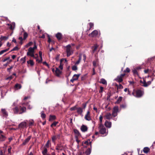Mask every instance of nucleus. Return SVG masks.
I'll return each mask as SVG.
<instances>
[{
	"label": "nucleus",
	"mask_w": 155,
	"mask_h": 155,
	"mask_svg": "<svg viewBox=\"0 0 155 155\" xmlns=\"http://www.w3.org/2000/svg\"><path fill=\"white\" fill-rule=\"evenodd\" d=\"M19 49V48L17 46H15L14 48H13L11 50V51H17Z\"/></svg>",
	"instance_id": "nucleus-51"
},
{
	"label": "nucleus",
	"mask_w": 155,
	"mask_h": 155,
	"mask_svg": "<svg viewBox=\"0 0 155 155\" xmlns=\"http://www.w3.org/2000/svg\"><path fill=\"white\" fill-rule=\"evenodd\" d=\"M34 121L33 120H32L31 121H29L28 125L29 127H31L34 125Z\"/></svg>",
	"instance_id": "nucleus-46"
},
{
	"label": "nucleus",
	"mask_w": 155,
	"mask_h": 155,
	"mask_svg": "<svg viewBox=\"0 0 155 155\" xmlns=\"http://www.w3.org/2000/svg\"><path fill=\"white\" fill-rule=\"evenodd\" d=\"M28 64H30L31 66H33L34 65V62L33 60H30L27 61Z\"/></svg>",
	"instance_id": "nucleus-35"
},
{
	"label": "nucleus",
	"mask_w": 155,
	"mask_h": 155,
	"mask_svg": "<svg viewBox=\"0 0 155 155\" xmlns=\"http://www.w3.org/2000/svg\"><path fill=\"white\" fill-rule=\"evenodd\" d=\"M34 50L31 47H30L28 49V51L27 53V55L30 56L32 57H35L34 54Z\"/></svg>",
	"instance_id": "nucleus-9"
},
{
	"label": "nucleus",
	"mask_w": 155,
	"mask_h": 155,
	"mask_svg": "<svg viewBox=\"0 0 155 155\" xmlns=\"http://www.w3.org/2000/svg\"><path fill=\"white\" fill-rule=\"evenodd\" d=\"M104 125L106 127L110 128L111 126V122L106 120L105 122Z\"/></svg>",
	"instance_id": "nucleus-21"
},
{
	"label": "nucleus",
	"mask_w": 155,
	"mask_h": 155,
	"mask_svg": "<svg viewBox=\"0 0 155 155\" xmlns=\"http://www.w3.org/2000/svg\"><path fill=\"white\" fill-rule=\"evenodd\" d=\"M120 108L121 109H125L127 105L125 103L121 104L120 105Z\"/></svg>",
	"instance_id": "nucleus-44"
},
{
	"label": "nucleus",
	"mask_w": 155,
	"mask_h": 155,
	"mask_svg": "<svg viewBox=\"0 0 155 155\" xmlns=\"http://www.w3.org/2000/svg\"><path fill=\"white\" fill-rule=\"evenodd\" d=\"M9 50V48L2 50L0 51V55H2L4 53L7 52Z\"/></svg>",
	"instance_id": "nucleus-36"
},
{
	"label": "nucleus",
	"mask_w": 155,
	"mask_h": 155,
	"mask_svg": "<svg viewBox=\"0 0 155 155\" xmlns=\"http://www.w3.org/2000/svg\"><path fill=\"white\" fill-rule=\"evenodd\" d=\"M48 152L47 148L44 147L42 151V155H47L48 154Z\"/></svg>",
	"instance_id": "nucleus-25"
},
{
	"label": "nucleus",
	"mask_w": 155,
	"mask_h": 155,
	"mask_svg": "<svg viewBox=\"0 0 155 155\" xmlns=\"http://www.w3.org/2000/svg\"><path fill=\"white\" fill-rule=\"evenodd\" d=\"M32 44L33 42L31 41H30L26 45H28V46H30Z\"/></svg>",
	"instance_id": "nucleus-62"
},
{
	"label": "nucleus",
	"mask_w": 155,
	"mask_h": 155,
	"mask_svg": "<svg viewBox=\"0 0 155 155\" xmlns=\"http://www.w3.org/2000/svg\"><path fill=\"white\" fill-rule=\"evenodd\" d=\"M104 117H105L106 119L107 120H110L112 118L111 114L109 113H107L106 115L104 116Z\"/></svg>",
	"instance_id": "nucleus-23"
},
{
	"label": "nucleus",
	"mask_w": 155,
	"mask_h": 155,
	"mask_svg": "<svg viewBox=\"0 0 155 155\" xmlns=\"http://www.w3.org/2000/svg\"><path fill=\"white\" fill-rule=\"evenodd\" d=\"M90 111L89 110H88L86 114L85 115L84 118L85 120H87L90 121L91 120V117L90 115Z\"/></svg>",
	"instance_id": "nucleus-11"
},
{
	"label": "nucleus",
	"mask_w": 155,
	"mask_h": 155,
	"mask_svg": "<svg viewBox=\"0 0 155 155\" xmlns=\"http://www.w3.org/2000/svg\"><path fill=\"white\" fill-rule=\"evenodd\" d=\"M87 105V103H84L82 104V106L83 107V109H84L85 107H86Z\"/></svg>",
	"instance_id": "nucleus-60"
},
{
	"label": "nucleus",
	"mask_w": 155,
	"mask_h": 155,
	"mask_svg": "<svg viewBox=\"0 0 155 155\" xmlns=\"http://www.w3.org/2000/svg\"><path fill=\"white\" fill-rule=\"evenodd\" d=\"M56 117L55 115H50L49 116V121H52V120H55L56 119Z\"/></svg>",
	"instance_id": "nucleus-26"
},
{
	"label": "nucleus",
	"mask_w": 155,
	"mask_h": 155,
	"mask_svg": "<svg viewBox=\"0 0 155 155\" xmlns=\"http://www.w3.org/2000/svg\"><path fill=\"white\" fill-rule=\"evenodd\" d=\"M117 113L114 112H112V113L111 114V115L113 117H115L116 116H117Z\"/></svg>",
	"instance_id": "nucleus-54"
},
{
	"label": "nucleus",
	"mask_w": 155,
	"mask_h": 155,
	"mask_svg": "<svg viewBox=\"0 0 155 155\" xmlns=\"http://www.w3.org/2000/svg\"><path fill=\"white\" fill-rule=\"evenodd\" d=\"M24 38L23 39L25 40L27 37L28 36V34L27 33L25 32L23 34Z\"/></svg>",
	"instance_id": "nucleus-47"
},
{
	"label": "nucleus",
	"mask_w": 155,
	"mask_h": 155,
	"mask_svg": "<svg viewBox=\"0 0 155 155\" xmlns=\"http://www.w3.org/2000/svg\"><path fill=\"white\" fill-rule=\"evenodd\" d=\"M13 68V66H11L10 68H8L7 69V71L10 72V70L12 69Z\"/></svg>",
	"instance_id": "nucleus-61"
},
{
	"label": "nucleus",
	"mask_w": 155,
	"mask_h": 155,
	"mask_svg": "<svg viewBox=\"0 0 155 155\" xmlns=\"http://www.w3.org/2000/svg\"><path fill=\"white\" fill-rule=\"evenodd\" d=\"M31 138V136L30 135L26 139H25V140L23 142L22 144V145H26L27 143L30 141V139Z\"/></svg>",
	"instance_id": "nucleus-15"
},
{
	"label": "nucleus",
	"mask_w": 155,
	"mask_h": 155,
	"mask_svg": "<svg viewBox=\"0 0 155 155\" xmlns=\"http://www.w3.org/2000/svg\"><path fill=\"white\" fill-rule=\"evenodd\" d=\"M98 129L99 133L102 135L103 136H106L107 134L108 131H107L106 128L103 124H99Z\"/></svg>",
	"instance_id": "nucleus-2"
},
{
	"label": "nucleus",
	"mask_w": 155,
	"mask_h": 155,
	"mask_svg": "<svg viewBox=\"0 0 155 155\" xmlns=\"http://www.w3.org/2000/svg\"><path fill=\"white\" fill-rule=\"evenodd\" d=\"M98 47V45L97 44H95L93 46L91 47V53L93 54L94 53L95 51H96Z\"/></svg>",
	"instance_id": "nucleus-17"
},
{
	"label": "nucleus",
	"mask_w": 155,
	"mask_h": 155,
	"mask_svg": "<svg viewBox=\"0 0 155 155\" xmlns=\"http://www.w3.org/2000/svg\"><path fill=\"white\" fill-rule=\"evenodd\" d=\"M27 124L25 121H23L20 123L18 126L19 129L20 130L23 129L25 128H27Z\"/></svg>",
	"instance_id": "nucleus-8"
},
{
	"label": "nucleus",
	"mask_w": 155,
	"mask_h": 155,
	"mask_svg": "<svg viewBox=\"0 0 155 155\" xmlns=\"http://www.w3.org/2000/svg\"><path fill=\"white\" fill-rule=\"evenodd\" d=\"M48 42L49 43H50L51 42H52L53 44H54V42L53 41H52L50 38L49 37L48 38Z\"/></svg>",
	"instance_id": "nucleus-53"
},
{
	"label": "nucleus",
	"mask_w": 155,
	"mask_h": 155,
	"mask_svg": "<svg viewBox=\"0 0 155 155\" xmlns=\"http://www.w3.org/2000/svg\"><path fill=\"white\" fill-rule=\"evenodd\" d=\"M1 38V40H6L8 38V37L6 36H2Z\"/></svg>",
	"instance_id": "nucleus-50"
},
{
	"label": "nucleus",
	"mask_w": 155,
	"mask_h": 155,
	"mask_svg": "<svg viewBox=\"0 0 155 155\" xmlns=\"http://www.w3.org/2000/svg\"><path fill=\"white\" fill-rule=\"evenodd\" d=\"M91 152V148H88L85 151H80L78 155H89Z\"/></svg>",
	"instance_id": "nucleus-5"
},
{
	"label": "nucleus",
	"mask_w": 155,
	"mask_h": 155,
	"mask_svg": "<svg viewBox=\"0 0 155 155\" xmlns=\"http://www.w3.org/2000/svg\"><path fill=\"white\" fill-rule=\"evenodd\" d=\"M132 71L134 75L135 76H139L138 73L136 69H134Z\"/></svg>",
	"instance_id": "nucleus-29"
},
{
	"label": "nucleus",
	"mask_w": 155,
	"mask_h": 155,
	"mask_svg": "<svg viewBox=\"0 0 155 155\" xmlns=\"http://www.w3.org/2000/svg\"><path fill=\"white\" fill-rule=\"evenodd\" d=\"M84 144L87 146L90 145V148H91V141L90 140H88L85 141Z\"/></svg>",
	"instance_id": "nucleus-24"
},
{
	"label": "nucleus",
	"mask_w": 155,
	"mask_h": 155,
	"mask_svg": "<svg viewBox=\"0 0 155 155\" xmlns=\"http://www.w3.org/2000/svg\"><path fill=\"white\" fill-rule=\"evenodd\" d=\"M7 139V137L4 134V132L0 130V142L5 141Z\"/></svg>",
	"instance_id": "nucleus-6"
},
{
	"label": "nucleus",
	"mask_w": 155,
	"mask_h": 155,
	"mask_svg": "<svg viewBox=\"0 0 155 155\" xmlns=\"http://www.w3.org/2000/svg\"><path fill=\"white\" fill-rule=\"evenodd\" d=\"M81 59V55L79 56V58L78 60L75 63V65H78L80 62Z\"/></svg>",
	"instance_id": "nucleus-38"
},
{
	"label": "nucleus",
	"mask_w": 155,
	"mask_h": 155,
	"mask_svg": "<svg viewBox=\"0 0 155 155\" xmlns=\"http://www.w3.org/2000/svg\"><path fill=\"white\" fill-rule=\"evenodd\" d=\"M64 61V59H61L60 61V64L59 66V68L61 70H62L63 69V64L62 63V62Z\"/></svg>",
	"instance_id": "nucleus-28"
},
{
	"label": "nucleus",
	"mask_w": 155,
	"mask_h": 155,
	"mask_svg": "<svg viewBox=\"0 0 155 155\" xmlns=\"http://www.w3.org/2000/svg\"><path fill=\"white\" fill-rule=\"evenodd\" d=\"M81 131L84 132H86L88 130V128L87 126L83 124L80 128Z\"/></svg>",
	"instance_id": "nucleus-16"
},
{
	"label": "nucleus",
	"mask_w": 155,
	"mask_h": 155,
	"mask_svg": "<svg viewBox=\"0 0 155 155\" xmlns=\"http://www.w3.org/2000/svg\"><path fill=\"white\" fill-rule=\"evenodd\" d=\"M26 57L25 56V57H24V58H22L21 59V61L22 62V64H24L25 63V61H26Z\"/></svg>",
	"instance_id": "nucleus-45"
},
{
	"label": "nucleus",
	"mask_w": 155,
	"mask_h": 155,
	"mask_svg": "<svg viewBox=\"0 0 155 155\" xmlns=\"http://www.w3.org/2000/svg\"><path fill=\"white\" fill-rule=\"evenodd\" d=\"M83 108L79 107L77 108V112L78 113V114H80L81 115H82V114L83 112Z\"/></svg>",
	"instance_id": "nucleus-20"
},
{
	"label": "nucleus",
	"mask_w": 155,
	"mask_h": 155,
	"mask_svg": "<svg viewBox=\"0 0 155 155\" xmlns=\"http://www.w3.org/2000/svg\"><path fill=\"white\" fill-rule=\"evenodd\" d=\"M118 110V107L115 106L114 107L112 112L117 113L119 111Z\"/></svg>",
	"instance_id": "nucleus-32"
},
{
	"label": "nucleus",
	"mask_w": 155,
	"mask_h": 155,
	"mask_svg": "<svg viewBox=\"0 0 155 155\" xmlns=\"http://www.w3.org/2000/svg\"><path fill=\"white\" fill-rule=\"evenodd\" d=\"M80 74H74L73 76V78H74V79H76V80H77L79 77L80 76Z\"/></svg>",
	"instance_id": "nucleus-41"
},
{
	"label": "nucleus",
	"mask_w": 155,
	"mask_h": 155,
	"mask_svg": "<svg viewBox=\"0 0 155 155\" xmlns=\"http://www.w3.org/2000/svg\"><path fill=\"white\" fill-rule=\"evenodd\" d=\"M76 139V141L78 143V146L79 147V143L80 142V140H78V137H75Z\"/></svg>",
	"instance_id": "nucleus-52"
},
{
	"label": "nucleus",
	"mask_w": 155,
	"mask_h": 155,
	"mask_svg": "<svg viewBox=\"0 0 155 155\" xmlns=\"http://www.w3.org/2000/svg\"><path fill=\"white\" fill-rule=\"evenodd\" d=\"M55 37L59 41L62 38V35L61 33L58 32L56 35Z\"/></svg>",
	"instance_id": "nucleus-22"
},
{
	"label": "nucleus",
	"mask_w": 155,
	"mask_h": 155,
	"mask_svg": "<svg viewBox=\"0 0 155 155\" xmlns=\"http://www.w3.org/2000/svg\"><path fill=\"white\" fill-rule=\"evenodd\" d=\"M137 97H141L143 94V91L140 90H138L136 91Z\"/></svg>",
	"instance_id": "nucleus-12"
},
{
	"label": "nucleus",
	"mask_w": 155,
	"mask_h": 155,
	"mask_svg": "<svg viewBox=\"0 0 155 155\" xmlns=\"http://www.w3.org/2000/svg\"><path fill=\"white\" fill-rule=\"evenodd\" d=\"M98 35V31L96 30H94L89 35V36L92 37H96Z\"/></svg>",
	"instance_id": "nucleus-13"
},
{
	"label": "nucleus",
	"mask_w": 155,
	"mask_h": 155,
	"mask_svg": "<svg viewBox=\"0 0 155 155\" xmlns=\"http://www.w3.org/2000/svg\"><path fill=\"white\" fill-rule=\"evenodd\" d=\"M62 73V71H60L58 68H56L55 71V74L58 76L59 77Z\"/></svg>",
	"instance_id": "nucleus-19"
},
{
	"label": "nucleus",
	"mask_w": 155,
	"mask_h": 155,
	"mask_svg": "<svg viewBox=\"0 0 155 155\" xmlns=\"http://www.w3.org/2000/svg\"><path fill=\"white\" fill-rule=\"evenodd\" d=\"M12 149L11 147H10L9 148H8V153L10 154L11 153V150Z\"/></svg>",
	"instance_id": "nucleus-63"
},
{
	"label": "nucleus",
	"mask_w": 155,
	"mask_h": 155,
	"mask_svg": "<svg viewBox=\"0 0 155 155\" xmlns=\"http://www.w3.org/2000/svg\"><path fill=\"white\" fill-rule=\"evenodd\" d=\"M6 150L3 149L0 151V155H5Z\"/></svg>",
	"instance_id": "nucleus-39"
},
{
	"label": "nucleus",
	"mask_w": 155,
	"mask_h": 155,
	"mask_svg": "<svg viewBox=\"0 0 155 155\" xmlns=\"http://www.w3.org/2000/svg\"><path fill=\"white\" fill-rule=\"evenodd\" d=\"M59 56H60L59 55H57L56 56V57L55 58V59L56 60V61H58L59 58Z\"/></svg>",
	"instance_id": "nucleus-64"
},
{
	"label": "nucleus",
	"mask_w": 155,
	"mask_h": 155,
	"mask_svg": "<svg viewBox=\"0 0 155 155\" xmlns=\"http://www.w3.org/2000/svg\"><path fill=\"white\" fill-rule=\"evenodd\" d=\"M72 70L75 71L77 70L78 68L76 65H74L72 67Z\"/></svg>",
	"instance_id": "nucleus-48"
},
{
	"label": "nucleus",
	"mask_w": 155,
	"mask_h": 155,
	"mask_svg": "<svg viewBox=\"0 0 155 155\" xmlns=\"http://www.w3.org/2000/svg\"><path fill=\"white\" fill-rule=\"evenodd\" d=\"M46 116L45 114L44 113V111H41V117L43 120L45 119Z\"/></svg>",
	"instance_id": "nucleus-33"
},
{
	"label": "nucleus",
	"mask_w": 155,
	"mask_h": 155,
	"mask_svg": "<svg viewBox=\"0 0 155 155\" xmlns=\"http://www.w3.org/2000/svg\"><path fill=\"white\" fill-rule=\"evenodd\" d=\"M88 24H89V26H90V28H89V30H88V31H89V30L91 29V28H92L94 26V24L92 22H90Z\"/></svg>",
	"instance_id": "nucleus-43"
},
{
	"label": "nucleus",
	"mask_w": 155,
	"mask_h": 155,
	"mask_svg": "<svg viewBox=\"0 0 155 155\" xmlns=\"http://www.w3.org/2000/svg\"><path fill=\"white\" fill-rule=\"evenodd\" d=\"M150 150V149L148 147H145L144 148L143 151L145 153H148Z\"/></svg>",
	"instance_id": "nucleus-31"
},
{
	"label": "nucleus",
	"mask_w": 155,
	"mask_h": 155,
	"mask_svg": "<svg viewBox=\"0 0 155 155\" xmlns=\"http://www.w3.org/2000/svg\"><path fill=\"white\" fill-rule=\"evenodd\" d=\"M104 89V87H100V90L99 91V92L100 93H101L103 91V90Z\"/></svg>",
	"instance_id": "nucleus-59"
},
{
	"label": "nucleus",
	"mask_w": 155,
	"mask_h": 155,
	"mask_svg": "<svg viewBox=\"0 0 155 155\" xmlns=\"http://www.w3.org/2000/svg\"><path fill=\"white\" fill-rule=\"evenodd\" d=\"M122 97H119L117 101L115 102V104H117L120 103L122 100Z\"/></svg>",
	"instance_id": "nucleus-40"
},
{
	"label": "nucleus",
	"mask_w": 155,
	"mask_h": 155,
	"mask_svg": "<svg viewBox=\"0 0 155 155\" xmlns=\"http://www.w3.org/2000/svg\"><path fill=\"white\" fill-rule=\"evenodd\" d=\"M66 48L67 56V57L70 56L73 53V50L71 48V45H68L66 47Z\"/></svg>",
	"instance_id": "nucleus-3"
},
{
	"label": "nucleus",
	"mask_w": 155,
	"mask_h": 155,
	"mask_svg": "<svg viewBox=\"0 0 155 155\" xmlns=\"http://www.w3.org/2000/svg\"><path fill=\"white\" fill-rule=\"evenodd\" d=\"M64 146L62 145L61 142L58 143L55 147V150L58 152H59L60 151H62L64 150Z\"/></svg>",
	"instance_id": "nucleus-4"
},
{
	"label": "nucleus",
	"mask_w": 155,
	"mask_h": 155,
	"mask_svg": "<svg viewBox=\"0 0 155 155\" xmlns=\"http://www.w3.org/2000/svg\"><path fill=\"white\" fill-rule=\"evenodd\" d=\"M57 138L58 137L57 136H56L55 135L51 137L52 142L54 143Z\"/></svg>",
	"instance_id": "nucleus-37"
},
{
	"label": "nucleus",
	"mask_w": 155,
	"mask_h": 155,
	"mask_svg": "<svg viewBox=\"0 0 155 155\" xmlns=\"http://www.w3.org/2000/svg\"><path fill=\"white\" fill-rule=\"evenodd\" d=\"M58 123V121H54L51 125V127H53V126L55 127Z\"/></svg>",
	"instance_id": "nucleus-42"
},
{
	"label": "nucleus",
	"mask_w": 155,
	"mask_h": 155,
	"mask_svg": "<svg viewBox=\"0 0 155 155\" xmlns=\"http://www.w3.org/2000/svg\"><path fill=\"white\" fill-rule=\"evenodd\" d=\"M77 107H76V106H74V107H71L70 108V110L71 111H73L75 110L76 109H77Z\"/></svg>",
	"instance_id": "nucleus-57"
},
{
	"label": "nucleus",
	"mask_w": 155,
	"mask_h": 155,
	"mask_svg": "<svg viewBox=\"0 0 155 155\" xmlns=\"http://www.w3.org/2000/svg\"><path fill=\"white\" fill-rule=\"evenodd\" d=\"M40 60H39L38 59H37V61H38V63H41L42 62V57H40Z\"/></svg>",
	"instance_id": "nucleus-58"
},
{
	"label": "nucleus",
	"mask_w": 155,
	"mask_h": 155,
	"mask_svg": "<svg viewBox=\"0 0 155 155\" xmlns=\"http://www.w3.org/2000/svg\"><path fill=\"white\" fill-rule=\"evenodd\" d=\"M7 25L9 26V28L12 31V32L10 35H11L12 34L13 32V31L14 30L15 27V23L14 22H13L11 24H8Z\"/></svg>",
	"instance_id": "nucleus-10"
},
{
	"label": "nucleus",
	"mask_w": 155,
	"mask_h": 155,
	"mask_svg": "<svg viewBox=\"0 0 155 155\" xmlns=\"http://www.w3.org/2000/svg\"><path fill=\"white\" fill-rule=\"evenodd\" d=\"M130 69L128 68H126V69L125 70H124V72L125 73L126 72L129 73L130 72Z\"/></svg>",
	"instance_id": "nucleus-56"
},
{
	"label": "nucleus",
	"mask_w": 155,
	"mask_h": 155,
	"mask_svg": "<svg viewBox=\"0 0 155 155\" xmlns=\"http://www.w3.org/2000/svg\"><path fill=\"white\" fill-rule=\"evenodd\" d=\"M26 107L23 104L18 105L14 108H12V110L14 114H21L26 111Z\"/></svg>",
	"instance_id": "nucleus-1"
},
{
	"label": "nucleus",
	"mask_w": 155,
	"mask_h": 155,
	"mask_svg": "<svg viewBox=\"0 0 155 155\" xmlns=\"http://www.w3.org/2000/svg\"><path fill=\"white\" fill-rule=\"evenodd\" d=\"M100 83L104 84H107V81L104 78H102L101 79Z\"/></svg>",
	"instance_id": "nucleus-34"
},
{
	"label": "nucleus",
	"mask_w": 155,
	"mask_h": 155,
	"mask_svg": "<svg viewBox=\"0 0 155 155\" xmlns=\"http://www.w3.org/2000/svg\"><path fill=\"white\" fill-rule=\"evenodd\" d=\"M14 87L16 89L18 90L21 88V84H17L15 85Z\"/></svg>",
	"instance_id": "nucleus-30"
},
{
	"label": "nucleus",
	"mask_w": 155,
	"mask_h": 155,
	"mask_svg": "<svg viewBox=\"0 0 155 155\" xmlns=\"http://www.w3.org/2000/svg\"><path fill=\"white\" fill-rule=\"evenodd\" d=\"M103 120V117L101 115L99 117V120L100 122V123L99 124H102V122Z\"/></svg>",
	"instance_id": "nucleus-49"
},
{
	"label": "nucleus",
	"mask_w": 155,
	"mask_h": 155,
	"mask_svg": "<svg viewBox=\"0 0 155 155\" xmlns=\"http://www.w3.org/2000/svg\"><path fill=\"white\" fill-rule=\"evenodd\" d=\"M125 75V74L124 73L121 74L120 75H118L115 79V81L119 83L123 81V78Z\"/></svg>",
	"instance_id": "nucleus-7"
},
{
	"label": "nucleus",
	"mask_w": 155,
	"mask_h": 155,
	"mask_svg": "<svg viewBox=\"0 0 155 155\" xmlns=\"http://www.w3.org/2000/svg\"><path fill=\"white\" fill-rule=\"evenodd\" d=\"M1 113L2 114L3 116L6 117L8 116V113L5 109H2Z\"/></svg>",
	"instance_id": "nucleus-18"
},
{
	"label": "nucleus",
	"mask_w": 155,
	"mask_h": 155,
	"mask_svg": "<svg viewBox=\"0 0 155 155\" xmlns=\"http://www.w3.org/2000/svg\"><path fill=\"white\" fill-rule=\"evenodd\" d=\"M113 93H111V91H109V92L107 93L108 96L107 97H110L111 96H112Z\"/></svg>",
	"instance_id": "nucleus-55"
},
{
	"label": "nucleus",
	"mask_w": 155,
	"mask_h": 155,
	"mask_svg": "<svg viewBox=\"0 0 155 155\" xmlns=\"http://www.w3.org/2000/svg\"><path fill=\"white\" fill-rule=\"evenodd\" d=\"M75 134V137H78L81 136V135L79 131L76 129L73 130Z\"/></svg>",
	"instance_id": "nucleus-14"
},
{
	"label": "nucleus",
	"mask_w": 155,
	"mask_h": 155,
	"mask_svg": "<svg viewBox=\"0 0 155 155\" xmlns=\"http://www.w3.org/2000/svg\"><path fill=\"white\" fill-rule=\"evenodd\" d=\"M51 141L49 140H48L45 144L44 147L48 148L49 147L51 146Z\"/></svg>",
	"instance_id": "nucleus-27"
}]
</instances>
